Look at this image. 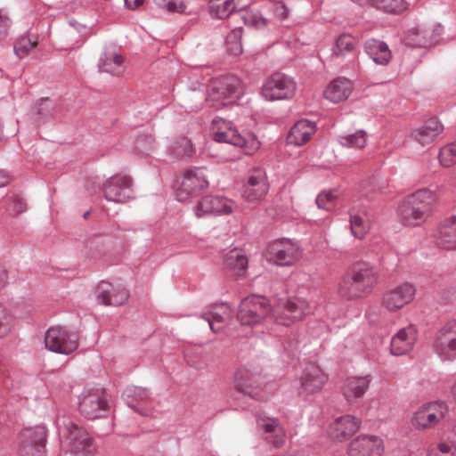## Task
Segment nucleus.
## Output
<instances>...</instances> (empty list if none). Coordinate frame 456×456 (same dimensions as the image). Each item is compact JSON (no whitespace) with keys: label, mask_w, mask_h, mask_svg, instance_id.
Returning <instances> with one entry per match:
<instances>
[{"label":"nucleus","mask_w":456,"mask_h":456,"mask_svg":"<svg viewBox=\"0 0 456 456\" xmlns=\"http://www.w3.org/2000/svg\"><path fill=\"white\" fill-rule=\"evenodd\" d=\"M58 428L61 446L72 454L94 456L97 452L94 438L83 427L69 419L59 417Z\"/></svg>","instance_id":"obj_1"},{"label":"nucleus","mask_w":456,"mask_h":456,"mask_svg":"<svg viewBox=\"0 0 456 456\" xmlns=\"http://www.w3.org/2000/svg\"><path fill=\"white\" fill-rule=\"evenodd\" d=\"M211 131L215 141L240 147L246 154H252L260 148V142L254 134H240L230 121L224 118H215Z\"/></svg>","instance_id":"obj_2"},{"label":"nucleus","mask_w":456,"mask_h":456,"mask_svg":"<svg viewBox=\"0 0 456 456\" xmlns=\"http://www.w3.org/2000/svg\"><path fill=\"white\" fill-rule=\"evenodd\" d=\"M242 94V83L239 77H219L210 84L207 102L212 107L221 108L235 103Z\"/></svg>","instance_id":"obj_3"},{"label":"nucleus","mask_w":456,"mask_h":456,"mask_svg":"<svg viewBox=\"0 0 456 456\" xmlns=\"http://www.w3.org/2000/svg\"><path fill=\"white\" fill-rule=\"evenodd\" d=\"M268 300L260 297L244 298L237 312V321L241 326L253 327L260 324L271 313Z\"/></svg>","instance_id":"obj_4"},{"label":"nucleus","mask_w":456,"mask_h":456,"mask_svg":"<svg viewBox=\"0 0 456 456\" xmlns=\"http://www.w3.org/2000/svg\"><path fill=\"white\" fill-rule=\"evenodd\" d=\"M446 403L435 401L419 407L411 417V423L416 430H428L436 428L447 415Z\"/></svg>","instance_id":"obj_5"},{"label":"nucleus","mask_w":456,"mask_h":456,"mask_svg":"<svg viewBox=\"0 0 456 456\" xmlns=\"http://www.w3.org/2000/svg\"><path fill=\"white\" fill-rule=\"evenodd\" d=\"M78 411L86 419L103 417L108 411V399L104 389L85 388L78 397Z\"/></svg>","instance_id":"obj_6"},{"label":"nucleus","mask_w":456,"mask_h":456,"mask_svg":"<svg viewBox=\"0 0 456 456\" xmlns=\"http://www.w3.org/2000/svg\"><path fill=\"white\" fill-rule=\"evenodd\" d=\"M208 187L205 170L200 167L190 168L184 171L182 180L175 190L178 201L184 202L199 195Z\"/></svg>","instance_id":"obj_7"},{"label":"nucleus","mask_w":456,"mask_h":456,"mask_svg":"<svg viewBox=\"0 0 456 456\" xmlns=\"http://www.w3.org/2000/svg\"><path fill=\"white\" fill-rule=\"evenodd\" d=\"M311 312L312 307L305 298L294 297L275 306L272 316L277 324L289 326Z\"/></svg>","instance_id":"obj_8"},{"label":"nucleus","mask_w":456,"mask_h":456,"mask_svg":"<svg viewBox=\"0 0 456 456\" xmlns=\"http://www.w3.org/2000/svg\"><path fill=\"white\" fill-rule=\"evenodd\" d=\"M296 90V83L290 77L275 73L263 85L262 94L268 101L285 100L293 97Z\"/></svg>","instance_id":"obj_9"},{"label":"nucleus","mask_w":456,"mask_h":456,"mask_svg":"<svg viewBox=\"0 0 456 456\" xmlns=\"http://www.w3.org/2000/svg\"><path fill=\"white\" fill-rule=\"evenodd\" d=\"M415 294L416 289L411 283H402L384 292L381 307L389 313H395L409 305Z\"/></svg>","instance_id":"obj_10"},{"label":"nucleus","mask_w":456,"mask_h":456,"mask_svg":"<svg viewBox=\"0 0 456 456\" xmlns=\"http://www.w3.org/2000/svg\"><path fill=\"white\" fill-rule=\"evenodd\" d=\"M433 349L442 360L456 358V320L448 322L436 332Z\"/></svg>","instance_id":"obj_11"},{"label":"nucleus","mask_w":456,"mask_h":456,"mask_svg":"<svg viewBox=\"0 0 456 456\" xmlns=\"http://www.w3.org/2000/svg\"><path fill=\"white\" fill-rule=\"evenodd\" d=\"M46 429L43 426L24 428L20 433V456H45Z\"/></svg>","instance_id":"obj_12"},{"label":"nucleus","mask_w":456,"mask_h":456,"mask_svg":"<svg viewBox=\"0 0 456 456\" xmlns=\"http://www.w3.org/2000/svg\"><path fill=\"white\" fill-rule=\"evenodd\" d=\"M45 343L52 352L69 354L77 348V336L61 327H52L45 333Z\"/></svg>","instance_id":"obj_13"},{"label":"nucleus","mask_w":456,"mask_h":456,"mask_svg":"<svg viewBox=\"0 0 456 456\" xmlns=\"http://www.w3.org/2000/svg\"><path fill=\"white\" fill-rule=\"evenodd\" d=\"M237 208L236 203L223 196L208 195L198 201L193 212L198 217L207 215H230Z\"/></svg>","instance_id":"obj_14"},{"label":"nucleus","mask_w":456,"mask_h":456,"mask_svg":"<svg viewBox=\"0 0 456 456\" xmlns=\"http://www.w3.org/2000/svg\"><path fill=\"white\" fill-rule=\"evenodd\" d=\"M265 256L277 265H290L298 257V248L290 240H277L268 245Z\"/></svg>","instance_id":"obj_15"},{"label":"nucleus","mask_w":456,"mask_h":456,"mask_svg":"<svg viewBox=\"0 0 456 456\" xmlns=\"http://www.w3.org/2000/svg\"><path fill=\"white\" fill-rule=\"evenodd\" d=\"M383 440L375 435H360L354 438L347 446L348 456H382Z\"/></svg>","instance_id":"obj_16"},{"label":"nucleus","mask_w":456,"mask_h":456,"mask_svg":"<svg viewBox=\"0 0 456 456\" xmlns=\"http://www.w3.org/2000/svg\"><path fill=\"white\" fill-rule=\"evenodd\" d=\"M201 317L208 322L213 332L225 331L229 336H235L233 329L231 327L232 310L227 304L214 306L209 311L204 313Z\"/></svg>","instance_id":"obj_17"},{"label":"nucleus","mask_w":456,"mask_h":456,"mask_svg":"<svg viewBox=\"0 0 456 456\" xmlns=\"http://www.w3.org/2000/svg\"><path fill=\"white\" fill-rule=\"evenodd\" d=\"M133 180L126 175H116L109 178L102 187L104 197L109 201L122 203L131 198Z\"/></svg>","instance_id":"obj_18"},{"label":"nucleus","mask_w":456,"mask_h":456,"mask_svg":"<svg viewBox=\"0 0 456 456\" xmlns=\"http://www.w3.org/2000/svg\"><path fill=\"white\" fill-rule=\"evenodd\" d=\"M269 185L265 173L257 169L248 176L242 190V198L248 202L262 200L267 194Z\"/></svg>","instance_id":"obj_19"},{"label":"nucleus","mask_w":456,"mask_h":456,"mask_svg":"<svg viewBox=\"0 0 456 456\" xmlns=\"http://www.w3.org/2000/svg\"><path fill=\"white\" fill-rule=\"evenodd\" d=\"M95 293L99 303L105 305H120L125 304L129 297V294L125 288L105 281L98 283Z\"/></svg>","instance_id":"obj_20"},{"label":"nucleus","mask_w":456,"mask_h":456,"mask_svg":"<svg viewBox=\"0 0 456 456\" xmlns=\"http://www.w3.org/2000/svg\"><path fill=\"white\" fill-rule=\"evenodd\" d=\"M361 419L352 415H345L335 419L329 426L328 434L336 441H345L358 431Z\"/></svg>","instance_id":"obj_21"},{"label":"nucleus","mask_w":456,"mask_h":456,"mask_svg":"<svg viewBox=\"0 0 456 456\" xmlns=\"http://www.w3.org/2000/svg\"><path fill=\"white\" fill-rule=\"evenodd\" d=\"M418 330L410 324L399 330L392 338L390 349L395 355H404L410 353L417 341Z\"/></svg>","instance_id":"obj_22"},{"label":"nucleus","mask_w":456,"mask_h":456,"mask_svg":"<svg viewBox=\"0 0 456 456\" xmlns=\"http://www.w3.org/2000/svg\"><path fill=\"white\" fill-rule=\"evenodd\" d=\"M257 426L263 431L264 438L269 444L276 448L284 444L286 433L277 419L259 417Z\"/></svg>","instance_id":"obj_23"},{"label":"nucleus","mask_w":456,"mask_h":456,"mask_svg":"<svg viewBox=\"0 0 456 456\" xmlns=\"http://www.w3.org/2000/svg\"><path fill=\"white\" fill-rule=\"evenodd\" d=\"M236 387L241 393L253 399L263 400L265 398L262 388L259 387V375L253 374L248 370H239L235 374Z\"/></svg>","instance_id":"obj_24"},{"label":"nucleus","mask_w":456,"mask_h":456,"mask_svg":"<svg viewBox=\"0 0 456 456\" xmlns=\"http://www.w3.org/2000/svg\"><path fill=\"white\" fill-rule=\"evenodd\" d=\"M327 381L325 373L316 365H309L301 378L300 394L309 395L321 391Z\"/></svg>","instance_id":"obj_25"},{"label":"nucleus","mask_w":456,"mask_h":456,"mask_svg":"<svg viewBox=\"0 0 456 456\" xmlns=\"http://www.w3.org/2000/svg\"><path fill=\"white\" fill-rule=\"evenodd\" d=\"M349 274L367 295L371 292L378 280L377 270L366 262L354 265Z\"/></svg>","instance_id":"obj_26"},{"label":"nucleus","mask_w":456,"mask_h":456,"mask_svg":"<svg viewBox=\"0 0 456 456\" xmlns=\"http://www.w3.org/2000/svg\"><path fill=\"white\" fill-rule=\"evenodd\" d=\"M349 274L367 295L371 292L378 280L377 270L366 262L354 265Z\"/></svg>","instance_id":"obj_27"},{"label":"nucleus","mask_w":456,"mask_h":456,"mask_svg":"<svg viewBox=\"0 0 456 456\" xmlns=\"http://www.w3.org/2000/svg\"><path fill=\"white\" fill-rule=\"evenodd\" d=\"M444 131V126L436 118L427 120L411 132V138L422 146L432 143Z\"/></svg>","instance_id":"obj_28"},{"label":"nucleus","mask_w":456,"mask_h":456,"mask_svg":"<svg viewBox=\"0 0 456 456\" xmlns=\"http://www.w3.org/2000/svg\"><path fill=\"white\" fill-rule=\"evenodd\" d=\"M371 379L370 375L347 378L342 387V393L346 400L353 403L362 397L369 389Z\"/></svg>","instance_id":"obj_29"},{"label":"nucleus","mask_w":456,"mask_h":456,"mask_svg":"<svg viewBox=\"0 0 456 456\" xmlns=\"http://www.w3.org/2000/svg\"><path fill=\"white\" fill-rule=\"evenodd\" d=\"M371 224V215L364 207L353 208L350 210V228L352 234L362 239L368 232Z\"/></svg>","instance_id":"obj_30"},{"label":"nucleus","mask_w":456,"mask_h":456,"mask_svg":"<svg viewBox=\"0 0 456 456\" xmlns=\"http://www.w3.org/2000/svg\"><path fill=\"white\" fill-rule=\"evenodd\" d=\"M353 91V85L346 77L332 80L325 88L323 95L328 101L338 103L346 100Z\"/></svg>","instance_id":"obj_31"},{"label":"nucleus","mask_w":456,"mask_h":456,"mask_svg":"<svg viewBox=\"0 0 456 456\" xmlns=\"http://www.w3.org/2000/svg\"><path fill=\"white\" fill-rule=\"evenodd\" d=\"M248 260L242 249L233 248L224 256V265L226 270L237 277H243L248 269Z\"/></svg>","instance_id":"obj_32"},{"label":"nucleus","mask_w":456,"mask_h":456,"mask_svg":"<svg viewBox=\"0 0 456 456\" xmlns=\"http://www.w3.org/2000/svg\"><path fill=\"white\" fill-rule=\"evenodd\" d=\"M315 131L316 127L314 122L305 119L299 120L291 127L287 141L289 144L301 146L312 138Z\"/></svg>","instance_id":"obj_33"},{"label":"nucleus","mask_w":456,"mask_h":456,"mask_svg":"<svg viewBox=\"0 0 456 456\" xmlns=\"http://www.w3.org/2000/svg\"><path fill=\"white\" fill-rule=\"evenodd\" d=\"M404 201L414 206L415 208H418L428 216H430L436 203V195L430 190L422 189L409 195Z\"/></svg>","instance_id":"obj_34"},{"label":"nucleus","mask_w":456,"mask_h":456,"mask_svg":"<svg viewBox=\"0 0 456 456\" xmlns=\"http://www.w3.org/2000/svg\"><path fill=\"white\" fill-rule=\"evenodd\" d=\"M436 243L444 249L456 250V216L443 222L436 236Z\"/></svg>","instance_id":"obj_35"},{"label":"nucleus","mask_w":456,"mask_h":456,"mask_svg":"<svg viewBox=\"0 0 456 456\" xmlns=\"http://www.w3.org/2000/svg\"><path fill=\"white\" fill-rule=\"evenodd\" d=\"M124 57L113 49H106L100 60L99 69L102 71L113 75H119L123 71Z\"/></svg>","instance_id":"obj_36"},{"label":"nucleus","mask_w":456,"mask_h":456,"mask_svg":"<svg viewBox=\"0 0 456 456\" xmlns=\"http://www.w3.org/2000/svg\"><path fill=\"white\" fill-rule=\"evenodd\" d=\"M365 51L379 65H387L392 57L387 45L376 39H370L365 43Z\"/></svg>","instance_id":"obj_37"},{"label":"nucleus","mask_w":456,"mask_h":456,"mask_svg":"<svg viewBox=\"0 0 456 456\" xmlns=\"http://www.w3.org/2000/svg\"><path fill=\"white\" fill-rule=\"evenodd\" d=\"M338 294L346 300H354L367 296L349 273L342 277L339 281L338 284Z\"/></svg>","instance_id":"obj_38"},{"label":"nucleus","mask_w":456,"mask_h":456,"mask_svg":"<svg viewBox=\"0 0 456 456\" xmlns=\"http://www.w3.org/2000/svg\"><path fill=\"white\" fill-rule=\"evenodd\" d=\"M429 216L423 214L414 206L403 200L399 208V218L403 224L407 226H418L423 224Z\"/></svg>","instance_id":"obj_39"},{"label":"nucleus","mask_w":456,"mask_h":456,"mask_svg":"<svg viewBox=\"0 0 456 456\" xmlns=\"http://www.w3.org/2000/svg\"><path fill=\"white\" fill-rule=\"evenodd\" d=\"M357 45V40L348 33L340 34L333 45L332 53L336 57H345L354 52Z\"/></svg>","instance_id":"obj_40"},{"label":"nucleus","mask_w":456,"mask_h":456,"mask_svg":"<svg viewBox=\"0 0 456 456\" xmlns=\"http://www.w3.org/2000/svg\"><path fill=\"white\" fill-rule=\"evenodd\" d=\"M235 8L234 0H210L208 3L209 13L217 19L229 17Z\"/></svg>","instance_id":"obj_41"},{"label":"nucleus","mask_w":456,"mask_h":456,"mask_svg":"<svg viewBox=\"0 0 456 456\" xmlns=\"http://www.w3.org/2000/svg\"><path fill=\"white\" fill-rule=\"evenodd\" d=\"M14 323L15 319L12 311L0 303V339L12 332Z\"/></svg>","instance_id":"obj_42"},{"label":"nucleus","mask_w":456,"mask_h":456,"mask_svg":"<svg viewBox=\"0 0 456 456\" xmlns=\"http://www.w3.org/2000/svg\"><path fill=\"white\" fill-rule=\"evenodd\" d=\"M372 5L390 13H400L407 8V3L404 0H372Z\"/></svg>","instance_id":"obj_43"},{"label":"nucleus","mask_w":456,"mask_h":456,"mask_svg":"<svg viewBox=\"0 0 456 456\" xmlns=\"http://www.w3.org/2000/svg\"><path fill=\"white\" fill-rule=\"evenodd\" d=\"M438 160L441 166L446 168L456 164V141L440 149Z\"/></svg>","instance_id":"obj_44"},{"label":"nucleus","mask_w":456,"mask_h":456,"mask_svg":"<svg viewBox=\"0 0 456 456\" xmlns=\"http://www.w3.org/2000/svg\"><path fill=\"white\" fill-rule=\"evenodd\" d=\"M367 135L364 131L359 130L353 134L339 137V143L342 146L362 149L365 147Z\"/></svg>","instance_id":"obj_45"},{"label":"nucleus","mask_w":456,"mask_h":456,"mask_svg":"<svg viewBox=\"0 0 456 456\" xmlns=\"http://www.w3.org/2000/svg\"><path fill=\"white\" fill-rule=\"evenodd\" d=\"M241 34V28H235L226 37L227 49L233 55L242 53Z\"/></svg>","instance_id":"obj_46"},{"label":"nucleus","mask_w":456,"mask_h":456,"mask_svg":"<svg viewBox=\"0 0 456 456\" xmlns=\"http://www.w3.org/2000/svg\"><path fill=\"white\" fill-rule=\"evenodd\" d=\"M428 456H456V446L447 442L433 444L428 450Z\"/></svg>","instance_id":"obj_47"},{"label":"nucleus","mask_w":456,"mask_h":456,"mask_svg":"<svg viewBox=\"0 0 456 456\" xmlns=\"http://www.w3.org/2000/svg\"><path fill=\"white\" fill-rule=\"evenodd\" d=\"M443 33V26L441 24H433L432 26H426L425 30H423L422 37L417 41L419 45H430Z\"/></svg>","instance_id":"obj_48"},{"label":"nucleus","mask_w":456,"mask_h":456,"mask_svg":"<svg viewBox=\"0 0 456 456\" xmlns=\"http://www.w3.org/2000/svg\"><path fill=\"white\" fill-rule=\"evenodd\" d=\"M173 154L177 158L191 157L194 153L191 142L185 138H180L172 145Z\"/></svg>","instance_id":"obj_49"},{"label":"nucleus","mask_w":456,"mask_h":456,"mask_svg":"<svg viewBox=\"0 0 456 456\" xmlns=\"http://www.w3.org/2000/svg\"><path fill=\"white\" fill-rule=\"evenodd\" d=\"M37 45V41L28 37H20L15 44L14 49L19 58L22 59L28 55V53Z\"/></svg>","instance_id":"obj_50"},{"label":"nucleus","mask_w":456,"mask_h":456,"mask_svg":"<svg viewBox=\"0 0 456 456\" xmlns=\"http://www.w3.org/2000/svg\"><path fill=\"white\" fill-rule=\"evenodd\" d=\"M338 198L336 191H322L316 198V204L319 208L330 210Z\"/></svg>","instance_id":"obj_51"},{"label":"nucleus","mask_w":456,"mask_h":456,"mask_svg":"<svg viewBox=\"0 0 456 456\" xmlns=\"http://www.w3.org/2000/svg\"><path fill=\"white\" fill-rule=\"evenodd\" d=\"M423 30H425V25H418L410 28L405 37L406 44L413 47H427L428 45H419V41L423 36Z\"/></svg>","instance_id":"obj_52"},{"label":"nucleus","mask_w":456,"mask_h":456,"mask_svg":"<svg viewBox=\"0 0 456 456\" xmlns=\"http://www.w3.org/2000/svg\"><path fill=\"white\" fill-rule=\"evenodd\" d=\"M156 4L169 12H183L186 4L183 0H154Z\"/></svg>","instance_id":"obj_53"},{"label":"nucleus","mask_w":456,"mask_h":456,"mask_svg":"<svg viewBox=\"0 0 456 456\" xmlns=\"http://www.w3.org/2000/svg\"><path fill=\"white\" fill-rule=\"evenodd\" d=\"M242 18L246 25L256 28H262L267 25V20L258 12H246Z\"/></svg>","instance_id":"obj_54"},{"label":"nucleus","mask_w":456,"mask_h":456,"mask_svg":"<svg viewBox=\"0 0 456 456\" xmlns=\"http://www.w3.org/2000/svg\"><path fill=\"white\" fill-rule=\"evenodd\" d=\"M8 200H10V205L8 207V210L12 215H20L26 211L27 205L23 199L16 194H12L8 196Z\"/></svg>","instance_id":"obj_55"},{"label":"nucleus","mask_w":456,"mask_h":456,"mask_svg":"<svg viewBox=\"0 0 456 456\" xmlns=\"http://www.w3.org/2000/svg\"><path fill=\"white\" fill-rule=\"evenodd\" d=\"M125 394L128 398L133 397L137 401H145L149 397V392L139 387H129L125 391Z\"/></svg>","instance_id":"obj_56"},{"label":"nucleus","mask_w":456,"mask_h":456,"mask_svg":"<svg viewBox=\"0 0 456 456\" xmlns=\"http://www.w3.org/2000/svg\"><path fill=\"white\" fill-rule=\"evenodd\" d=\"M9 26V18L0 12V39H2L6 35Z\"/></svg>","instance_id":"obj_57"},{"label":"nucleus","mask_w":456,"mask_h":456,"mask_svg":"<svg viewBox=\"0 0 456 456\" xmlns=\"http://www.w3.org/2000/svg\"><path fill=\"white\" fill-rule=\"evenodd\" d=\"M144 3V0H125V4L128 9L134 10Z\"/></svg>","instance_id":"obj_58"},{"label":"nucleus","mask_w":456,"mask_h":456,"mask_svg":"<svg viewBox=\"0 0 456 456\" xmlns=\"http://www.w3.org/2000/svg\"><path fill=\"white\" fill-rule=\"evenodd\" d=\"M7 283V272L0 265V289H2Z\"/></svg>","instance_id":"obj_59"},{"label":"nucleus","mask_w":456,"mask_h":456,"mask_svg":"<svg viewBox=\"0 0 456 456\" xmlns=\"http://www.w3.org/2000/svg\"><path fill=\"white\" fill-rule=\"evenodd\" d=\"M275 12L281 19H285L288 16V10L282 4H280V5L276 6Z\"/></svg>","instance_id":"obj_60"},{"label":"nucleus","mask_w":456,"mask_h":456,"mask_svg":"<svg viewBox=\"0 0 456 456\" xmlns=\"http://www.w3.org/2000/svg\"><path fill=\"white\" fill-rule=\"evenodd\" d=\"M9 182V176L3 170H0V187L7 185Z\"/></svg>","instance_id":"obj_61"},{"label":"nucleus","mask_w":456,"mask_h":456,"mask_svg":"<svg viewBox=\"0 0 456 456\" xmlns=\"http://www.w3.org/2000/svg\"><path fill=\"white\" fill-rule=\"evenodd\" d=\"M452 394L454 398V401L456 403V381L454 382L452 387Z\"/></svg>","instance_id":"obj_62"},{"label":"nucleus","mask_w":456,"mask_h":456,"mask_svg":"<svg viewBox=\"0 0 456 456\" xmlns=\"http://www.w3.org/2000/svg\"><path fill=\"white\" fill-rule=\"evenodd\" d=\"M283 317H289L290 314H289L288 312H283Z\"/></svg>","instance_id":"obj_63"},{"label":"nucleus","mask_w":456,"mask_h":456,"mask_svg":"<svg viewBox=\"0 0 456 456\" xmlns=\"http://www.w3.org/2000/svg\"><path fill=\"white\" fill-rule=\"evenodd\" d=\"M452 432L456 435V421L452 428Z\"/></svg>","instance_id":"obj_64"}]
</instances>
